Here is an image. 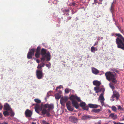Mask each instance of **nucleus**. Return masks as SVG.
<instances>
[{
	"instance_id": "5fc2aeb1",
	"label": "nucleus",
	"mask_w": 124,
	"mask_h": 124,
	"mask_svg": "<svg viewBox=\"0 0 124 124\" xmlns=\"http://www.w3.org/2000/svg\"><path fill=\"white\" fill-rule=\"evenodd\" d=\"M94 2L96 3L97 2V1L96 0H94Z\"/></svg>"
},
{
	"instance_id": "c756f323",
	"label": "nucleus",
	"mask_w": 124,
	"mask_h": 124,
	"mask_svg": "<svg viewBox=\"0 0 124 124\" xmlns=\"http://www.w3.org/2000/svg\"><path fill=\"white\" fill-rule=\"evenodd\" d=\"M34 101L36 102L39 103H40L41 102V101L40 100L37 99H34Z\"/></svg>"
},
{
	"instance_id": "0e129e2a",
	"label": "nucleus",
	"mask_w": 124,
	"mask_h": 124,
	"mask_svg": "<svg viewBox=\"0 0 124 124\" xmlns=\"http://www.w3.org/2000/svg\"><path fill=\"white\" fill-rule=\"evenodd\" d=\"M67 20L66 22H67Z\"/></svg>"
},
{
	"instance_id": "1a4fd4ad",
	"label": "nucleus",
	"mask_w": 124,
	"mask_h": 124,
	"mask_svg": "<svg viewBox=\"0 0 124 124\" xmlns=\"http://www.w3.org/2000/svg\"><path fill=\"white\" fill-rule=\"evenodd\" d=\"M69 118L70 121L73 123L77 124L78 122V119L74 116H70Z\"/></svg>"
},
{
	"instance_id": "6ab92c4d",
	"label": "nucleus",
	"mask_w": 124,
	"mask_h": 124,
	"mask_svg": "<svg viewBox=\"0 0 124 124\" xmlns=\"http://www.w3.org/2000/svg\"><path fill=\"white\" fill-rule=\"evenodd\" d=\"M103 94H104L103 93H101V94L99 97V98L101 100V102L102 104L103 103L104 100V99L103 97Z\"/></svg>"
},
{
	"instance_id": "e2e57ef3",
	"label": "nucleus",
	"mask_w": 124,
	"mask_h": 124,
	"mask_svg": "<svg viewBox=\"0 0 124 124\" xmlns=\"http://www.w3.org/2000/svg\"><path fill=\"white\" fill-rule=\"evenodd\" d=\"M35 105V104H33V105Z\"/></svg>"
},
{
	"instance_id": "7c9ffc66",
	"label": "nucleus",
	"mask_w": 124,
	"mask_h": 124,
	"mask_svg": "<svg viewBox=\"0 0 124 124\" xmlns=\"http://www.w3.org/2000/svg\"><path fill=\"white\" fill-rule=\"evenodd\" d=\"M62 12L64 13L66 12L69 13L70 12V10L69 9H64L62 10Z\"/></svg>"
},
{
	"instance_id": "9d476101",
	"label": "nucleus",
	"mask_w": 124,
	"mask_h": 124,
	"mask_svg": "<svg viewBox=\"0 0 124 124\" xmlns=\"http://www.w3.org/2000/svg\"><path fill=\"white\" fill-rule=\"evenodd\" d=\"M69 99L70 100H76L78 102H81V100H80L79 97H78L77 95H72L70 97Z\"/></svg>"
},
{
	"instance_id": "c03bdc74",
	"label": "nucleus",
	"mask_w": 124,
	"mask_h": 124,
	"mask_svg": "<svg viewBox=\"0 0 124 124\" xmlns=\"http://www.w3.org/2000/svg\"><path fill=\"white\" fill-rule=\"evenodd\" d=\"M71 18V16H69L67 17V19L69 20Z\"/></svg>"
},
{
	"instance_id": "8fccbe9b",
	"label": "nucleus",
	"mask_w": 124,
	"mask_h": 124,
	"mask_svg": "<svg viewBox=\"0 0 124 124\" xmlns=\"http://www.w3.org/2000/svg\"><path fill=\"white\" fill-rule=\"evenodd\" d=\"M61 86V85H60V86H59L58 87H57L56 89H60L61 88V87H60Z\"/></svg>"
},
{
	"instance_id": "a19ab883",
	"label": "nucleus",
	"mask_w": 124,
	"mask_h": 124,
	"mask_svg": "<svg viewBox=\"0 0 124 124\" xmlns=\"http://www.w3.org/2000/svg\"><path fill=\"white\" fill-rule=\"evenodd\" d=\"M64 15H65L66 16H69V13L66 12L64 13Z\"/></svg>"
},
{
	"instance_id": "79ce46f5",
	"label": "nucleus",
	"mask_w": 124,
	"mask_h": 124,
	"mask_svg": "<svg viewBox=\"0 0 124 124\" xmlns=\"http://www.w3.org/2000/svg\"><path fill=\"white\" fill-rule=\"evenodd\" d=\"M118 109H120V110L122 109V108L120 106H118Z\"/></svg>"
},
{
	"instance_id": "49530a36",
	"label": "nucleus",
	"mask_w": 124,
	"mask_h": 124,
	"mask_svg": "<svg viewBox=\"0 0 124 124\" xmlns=\"http://www.w3.org/2000/svg\"><path fill=\"white\" fill-rule=\"evenodd\" d=\"M2 115L1 113H0V118H2Z\"/></svg>"
},
{
	"instance_id": "052dcab7",
	"label": "nucleus",
	"mask_w": 124,
	"mask_h": 124,
	"mask_svg": "<svg viewBox=\"0 0 124 124\" xmlns=\"http://www.w3.org/2000/svg\"><path fill=\"white\" fill-rule=\"evenodd\" d=\"M57 89H56V90L57 91Z\"/></svg>"
},
{
	"instance_id": "69168bd1",
	"label": "nucleus",
	"mask_w": 124,
	"mask_h": 124,
	"mask_svg": "<svg viewBox=\"0 0 124 124\" xmlns=\"http://www.w3.org/2000/svg\"><path fill=\"white\" fill-rule=\"evenodd\" d=\"M113 20H114V19H113Z\"/></svg>"
},
{
	"instance_id": "bf43d9fd",
	"label": "nucleus",
	"mask_w": 124,
	"mask_h": 124,
	"mask_svg": "<svg viewBox=\"0 0 124 124\" xmlns=\"http://www.w3.org/2000/svg\"><path fill=\"white\" fill-rule=\"evenodd\" d=\"M122 120H123V121H124V118H123L122 119Z\"/></svg>"
},
{
	"instance_id": "603ef678",
	"label": "nucleus",
	"mask_w": 124,
	"mask_h": 124,
	"mask_svg": "<svg viewBox=\"0 0 124 124\" xmlns=\"http://www.w3.org/2000/svg\"><path fill=\"white\" fill-rule=\"evenodd\" d=\"M99 92H100L99 90H97V91H96V92L97 93H98Z\"/></svg>"
},
{
	"instance_id": "473e14b6",
	"label": "nucleus",
	"mask_w": 124,
	"mask_h": 124,
	"mask_svg": "<svg viewBox=\"0 0 124 124\" xmlns=\"http://www.w3.org/2000/svg\"><path fill=\"white\" fill-rule=\"evenodd\" d=\"M111 70L113 71L116 72L117 73H118L119 71L117 70L116 69L113 68L111 69Z\"/></svg>"
},
{
	"instance_id": "dca6fc26",
	"label": "nucleus",
	"mask_w": 124,
	"mask_h": 124,
	"mask_svg": "<svg viewBox=\"0 0 124 124\" xmlns=\"http://www.w3.org/2000/svg\"><path fill=\"white\" fill-rule=\"evenodd\" d=\"M72 103V106L78 109L79 107V105L78 102L75 100H71Z\"/></svg>"
},
{
	"instance_id": "c9c22d12",
	"label": "nucleus",
	"mask_w": 124,
	"mask_h": 124,
	"mask_svg": "<svg viewBox=\"0 0 124 124\" xmlns=\"http://www.w3.org/2000/svg\"><path fill=\"white\" fill-rule=\"evenodd\" d=\"M55 98L56 99H59L61 98V96L58 95H56Z\"/></svg>"
},
{
	"instance_id": "f8f14e48",
	"label": "nucleus",
	"mask_w": 124,
	"mask_h": 124,
	"mask_svg": "<svg viewBox=\"0 0 124 124\" xmlns=\"http://www.w3.org/2000/svg\"><path fill=\"white\" fill-rule=\"evenodd\" d=\"M44 107L45 108H48V111H49L51 109H53L54 108V105L53 104H46L44 105Z\"/></svg>"
},
{
	"instance_id": "a211bd4d",
	"label": "nucleus",
	"mask_w": 124,
	"mask_h": 124,
	"mask_svg": "<svg viewBox=\"0 0 124 124\" xmlns=\"http://www.w3.org/2000/svg\"><path fill=\"white\" fill-rule=\"evenodd\" d=\"M92 73L95 75H97L99 73V71L97 69L94 67L92 68Z\"/></svg>"
},
{
	"instance_id": "a18cd8bd",
	"label": "nucleus",
	"mask_w": 124,
	"mask_h": 124,
	"mask_svg": "<svg viewBox=\"0 0 124 124\" xmlns=\"http://www.w3.org/2000/svg\"><path fill=\"white\" fill-rule=\"evenodd\" d=\"M75 4L76 3L74 2H73L70 5H73V6H74L75 5Z\"/></svg>"
},
{
	"instance_id": "72a5a7b5",
	"label": "nucleus",
	"mask_w": 124,
	"mask_h": 124,
	"mask_svg": "<svg viewBox=\"0 0 124 124\" xmlns=\"http://www.w3.org/2000/svg\"><path fill=\"white\" fill-rule=\"evenodd\" d=\"M46 66L49 69V68L51 66V64L50 62L49 63V64H46Z\"/></svg>"
},
{
	"instance_id": "4c0bfd02",
	"label": "nucleus",
	"mask_w": 124,
	"mask_h": 124,
	"mask_svg": "<svg viewBox=\"0 0 124 124\" xmlns=\"http://www.w3.org/2000/svg\"><path fill=\"white\" fill-rule=\"evenodd\" d=\"M113 123L114 124H124V123H121L120 122H118L117 123H116L115 121H113Z\"/></svg>"
},
{
	"instance_id": "ea45409f",
	"label": "nucleus",
	"mask_w": 124,
	"mask_h": 124,
	"mask_svg": "<svg viewBox=\"0 0 124 124\" xmlns=\"http://www.w3.org/2000/svg\"><path fill=\"white\" fill-rule=\"evenodd\" d=\"M3 108V106L0 103V110L2 109Z\"/></svg>"
},
{
	"instance_id": "bb28decb",
	"label": "nucleus",
	"mask_w": 124,
	"mask_h": 124,
	"mask_svg": "<svg viewBox=\"0 0 124 124\" xmlns=\"http://www.w3.org/2000/svg\"><path fill=\"white\" fill-rule=\"evenodd\" d=\"M114 2L113 1L111 5V6L110 8V10L113 14V12L114 10V6L113 5V4L114 3Z\"/></svg>"
},
{
	"instance_id": "393cba45",
	"label": "nucleus",
	"mask_w": 124,
	"mask_h": 124,
	"mask_svg": "<svg viewBox=\"0 0 124 124\" xmlns=\"http://www.w3.org/2000/svg\"><path fill=\"white\" fill-rule=\"evenodd\" d=\"M97 48L93 46H92L91 48V51L93 53H95L96 51H97Z\"/></svg>"
},
{
	"instance_id": "4be33fe9",
	"label": "nucleus",
	"mask_w": 124,
	"mask_h": 124,
	"mask_svg": "<svg viewBox=\"0 0 124 124\" xmlns=\"http://www.w3.org/2000/svg\"><path fill=\"white\" fill-rule=\"evenodd\" d=\"M93 84L94 85L99 86L101 84V83L99 81H94L93 82Z\"/></svg>"
},
{
	"instance_id": "58836bf2",
	"label": "nucleus",
	"mask_w": 124,
	"mask_h": 124,
	"mask_svg": "<svg viewBox=\"0 0 124 124\" xmlns=\"http://www.w3.org/2000/svg\"><path fill=\"white\" fill-rule=\"evenodd\" d=\"M94 90L95 91H97V90H99L100 88L99 87H95L94 88Z\"/></svg>"
},
{
	"instance_id": "0eeeda50",
	"label": "nucleus",
	"mask_w": 124,
	"mask_h": 124,
	"mask_svg": "<svg viewBox=\"0 0 124 124\" xmlns=\"http://www.w3.org/2000/svg\"><path fill=\"white\" fill-rule=\"evenodd\" d=\"M113 94L111 98L112 99V101H114L116 98V100H118L120 97V95L119 93L116 91H114L113 92Z\"/></svg>"
},
{
	"instance_id": "5701e85b",
	"label": "nucleus",
	"mask_w": 124,
	"mask_h": 124,
	"mask_svg": "<svg viewBox=\"0 0 124 124\" xmlns=\"http://www.w3.org/2000/svg\"><path fill=\"white\" fill-rule=\"evenodd\" d=\"M89 118L90 116H89L84 115L82 116L81 119L82 120H85Z\"/></svg>"
},
{
	"instance_id": "3c124183",
	"label": "nucleus",
	"mask_w": 124,
	"mask_h": 124,
	"mask_svg": "<svg viewBox=\"0 0 124 124\" xmlns=\"http://www.w3.org/2000/svg\"><path fill=\"white\" fill-rule=\"evenodd\" d=\"M36 62L38 63H39L40 62L39 60H38V59H37L36 60Z\"/></svg>"
},
{
	"instance_id": "6e6552de",
	"label": "nucleus",
	"mask_w": 124,
	"mask_h": 124,
	"mask_svg": "<svg viewBox=\"0 0 124 124\" xmlns=\"http://www.w3.org/2000/svg\"><path fill=\"white\" fill-rule=\"evenodd\" d=\"M30 51L28 53L27 57L28 59H31L32 58V56L34 55V53L35 51L34 48H32L30 50Z\"/></svg>"
},
{
	"instance_id": "37998d69",
	"label": "nucleus",
	"mask_w": 124,
	"mask_h": 124,
	"mask_svg": "<svg viewBox=\"0 0 124 124\" xmlns=\"http://www.w3.org/2000/svg\"><path fill=\"white\" fill-rule=\"evenodd\" d=\"M49 112H48V113H46V115H47V116H48V117H49V116H50V113H49Z\"/></svg>"
},
{
	"instance_id": "f257e3e1",
	"label": "nucleus",
	"mask_w": 124,
	"mask_h": 124,
	"mask_svg": "<svg viewBox=\"0 0 124 124\" xmlns=\"http://www.w3.org/2000/svg\"><path fill=\"white\" fill-rule=\"evenodd\" d=\"M111 36H114L118 37L116 39V42L117 45V47L124 50V38L120 33H112Z\"/></svg>"
},
{
	"instance_id": "412c9836",
	"label": "nucleus",
	"mask_w": 124,
	"mask_h": 124,
	"mask_svg": "<svg viewBox=\"0 0 124 124\" xmlns=\"http://www.w3.org/2000/svg\"><path fill=\"white\" fill-rule=\"evenodd\" d=\"M45 64L43 62H42V63L39 64L38 66L37 67V68L38 69H41L42 67H44L45 66Z\"/></svg>"
},
{
	"instance_id": "39448f33",
	"label": "nucleus",
	"mask_w": 124,
	"mask_h": 124,
	"mask_svg": "<svg viewBox=\"0 0 124 124\" xmlns=\"http://www.w3.org/2000/svg\"><path fill=\"white\" fill-rule=\"evenodd\" d=\"M39 105L38 104H36V106L35 107V111L38 114L40 115H43L45 114L46 112V110L44 108L43 109L41 112L40 113L39 110Z\"/></svg>"
},
{
	"instance_id": "2eb2a0df",
	"label": "nucleus",
	"mask_w": 124,
	"mask_h": 124,
	"mask_svg": "<svg viewBox=\"0 0 124 124\" xmlns=\"http://www.w3.org/2000/svg\"><path fill=\"white\" fill-rule=\"evenodd\" d=\"M40 47L39 46L37 47V49L36 50V53L35 54V55L36 57L37 58H38L39 57L40 53Z\"/></svg>"
},
{
	"instance_id": "680f3d73",
	"label": "nucleus",
	"mask_w": 124,
	"mask_h": 124,
	"mask_svg": "<svg viewBox=\"0 0 124 124\" xmlns=\"http://www.w3.org/2000/svg\"><path fill=\"white\" fill-rule=\"evenodd\" d=\"M72 14H74V13H73V12H72Z\"/></svg>"
},
{
	"instance_id": "7ed1b4c3",
	"label": "nucleus",
	"mask_w": 124,
	"mask_h": 124,
	"mask_svg": "<svg viewBox=\"0 0 124 124\" xmlns=\"http://www.w3.org/2000/svg\"><path fill=\"white\" fill-rule=\"evenodd\" d=\"M46 50L42 48L41 49L40 54L42 56L41 58V61L44 62L46 59V61H49L51 59V55L49 52L46 53Z\"/></svg>"
},
{
	"instance_id": "20e7f679",
	"label": "nucleus",
	"mask_w": 124,
	"mask_h": 124,
	"mask_svg": "<svg viewBox=\"0 0 124 124\" xmlns=\"http://www.w3.org/2000/svg\"><path fill=\"white\" fill-rule=\"evenodd\" d=\"M4 109L6 110L3 112V113L5 116L9 115L10 114V116L13 117L15 115V113L13 112L10 106L8 103H6L4 105Z\"/></svg>"
},
{
	"instance_id": "de8ad7c7",
	"label": "nucleus",
	"mask_w": 124,
	"mask_h": 124,
	"mask_svg": "<svg viewBox=\"0 0 124 124\" xmlns=\"http://www.w3.org/2000/svg\"><path fill=\"white\" fill-rule=\"evenodd\" d=\"M98 43V41H97L96 42L94 43V46H95L96 45H97Z\"/></svg>"
},
{
	"instance_id": "9b49d317",
	"label": "nucleus",
	"mask_w": 124,
	"mask_h": 124,
	"mask_svg": "<svg viewBox=\"0 0 124 124\" xmlns=\"http://www.w3.org/2000/svg\"><path fill=\"white\" fill-rule=\"evenodd\" d=\"M24 114L26 117H30L31 116L32 113L31 110L27 109L25 111Z\"/></svg>"
},
{
	"instance_id": "6e6d98bb",
	"label": "nucleus",
	"mask_w": 124,
	"mask_h": 124,
	"mask_svg": "<svg viewBox=\"0 0 124 124\" xmlns=\"http://www.w3.org/2000/svg\"><path fill=\"white\" fill-rule=\"evenodd\" d=\"M32 124H36V123H34V122H32Z\"/></svg>"
},
{
	"instance_id": "cd10ccee",
	"label": "nucleus",
	"mask_w": 124,
	"mask_h": 124,
	"mask_svg": "<svg viewBox=\"0 0 124 124\" xmlns=\"http://www.w3.org/2000/svg\"><path fill=\"white\" fill-rule=\"evenodd\" d=\"M112 110L114 112H116L117 108L115 106H112L111 107Z\"/></svg>"
},
{
	"instance_id": "f03ea898",
	"label": "nucleus",
	"mask_w": 124,
	"mask_h": 124,
	"mask_svg": "<svg viewBox=\"0 0 124 124\" xmlns=\"http://www.w3.org/2000/svg\"><path fill=\"white\" fill-rule=\"evenodd\" d=\"M105 75L107 79L109 81H111L114 84L117 83V81L116 78V74L115 72L108 71L105 73Z\"/></svg>"
},
{
	"instance_id": "4468645a",
	"label": "nucleus",
	"mask_w": 124,
	"mask_h": 124,
	"mask_svg": "<svg viewBox=\"0 0 124 124\" xmlns=\"http://www.w3.org/2000/svg\"><path fill=\"white\" fill-rule=\"evenodd\" d=\"M86 104L85 102H82L80 104V106L84 110H88V107L86 106Z\"/></svg>"
},
{
	"instance_id": "09e8293b",
	"label": "nucleus",
	"mask_w": 124,
	"mask_h": 124,
	"mask_svg": "<svg viewBox=\"0 0 124 124\" xmlns=\"http://www.w3.org/2000/svg\"><path fill=\"white\" fill-rule=\"evenodd\" d=\"M2 124H8V123L6 122H4L2 123Z\"/></svg>"
},
{
	"instance_id": "2f4dec72",
	"label": "nucleus",
	"mask_w": 124,
	"mask_h": 124,
	"mask_svg": "<svg viewBox=\"0 0 124 124\" xmlns=\"http://www.w3.org/2000/svg\"><path fill=\"white\" fill-rule=\"evenodd\" d=\"M99 90L100 92H102V93H103L104 94V92L105 91V89L104 88H100Z\"/></svg>"
},
{
	"instance_id": "4d7b16f0",
	"label": "nucleus",
	"mask_w": 124,
	"mask_h": 124,
	"mask_svg": "<svg viewBox=\"0 0 124 124\" xmlns=\"http://www.w3.org/2000/svg\"><path fill=\"white\" fill-rule=\"evenodd\" d=\"M43 104H41V107H42L43 106Z\"/></svg>"
},
{
	"instance_id": "13d9d810",
	"label": "nucleus",
	"mask_w": 124,
	"mask_h": 124,
	"mask_svg": "<svg viewBox=\"0 0 124 124\" xmlns=\"http://www.w3.org/2000/svg\"><path fill=\"white\" fill-rule=\"evenodd\" d=\"M99 1H102V0H99Z\"/></svg>"
},
{
	"instance_id": "f704fd0d",
	"label": "nucleus",
	"mask_w": 124,
	"mask_h": 124,
	"mask_svg": "<svg viewBox=\"0 0 124 124\" xmlns=\"http://www.w3.org/2000/svg\"><path fill=\"white\" fill-rule=\"evenodd\" d=\"M42 123L43 124H50L49 123L47 122L46 121L44 120L42 121Z\"/></svg>"
},
{
	"instance_id": "c85d7f7f",
	"label": "nucleus",
	"mask_w": 124,
	"mask_h": 124,
	"mask_svg": "<svg viewBox=\"0 0 124 124\" xmlns=\"http://www.w3.org/2000/svg\"><path fill=\"white\" fill-rule=\"evenodd\" d=\"M109 85L110 87L112 89H114L115 87L114 85L112 83H111L109 84Z\"/></svg>"
},
{
	"instance_id": "aec40b11",
	"label": "nucleus",
	"mask_w": 124,
	"mask_h": 124,
	"mask_svg": "<svg viewBox=\"0 0 124 124\" xmlns=\"http://www.w3.org/2000/svg\"><path fill=\"white\" fill-rule=\"evenodd\" d=\"M88 107L91 108H98V106L96 104H88Z\"/></svg>"
},
{
	"instance_id": "e433bc0d",
	"label": "nucleus",
	"mask_w": 124,
	"mask_h": 124,
	"mask_svg": "<svg viewBox=\"0 0 124 124\" xmlns=\"http://www.w3.org/2000/svg\"><path fill=\"white\" fill-rule=\"evenodd\" d=\"M65 92L66 93H69V89L66 88L65 90Z\"/></svg>"
},
{
	"instance_id": "b1692460",
	"label": "nucleus",
	"mask_w": 124,
	"mask_h": 124,
	"mask_svg": "<svg viewBox=\"0 0 124 124\" xmlns=\"http://www.w3.org/2000/svg\"><path fill=\"white\" fill-rule=\"evenodd\" d=\"M109 116L113 119L116 118H117V116L115 115L114 113H112L109 115Z\"/></svg>"
},
{
	"instance_id": "423d86ee",
	"label": "nucleus",
	"mask_w": 124,
	"mask_h": 124,
	"mask_svg": "<svg viewBox=\"0 0 124 124\" xmlns=\"http://www.w3.org/2000/svg\"><path fill=\"white\" fill-rule=\"evenodd\" d=\"M36 77L38 79H42L43 76L42 70H37L36 71Z\"/></svg>"
},
{
	"instance_id": "ddd939ff",
	"label": "nucleus",
	"mask_w": 124,
	"mask_h": 124,
	"mask_svg": "<svg viewBox=\"0 0 124 124\" xmlns=\"http://www.w3.org/2000/svg\"><path fill=\"white\" fill-rule=\"evenodd\" d=\"M66 105L67 109L70 111H72L74 110V108L71 105L70 102L68 101L66 103Z\"/></svg>"
},
{
	"instance_id": "a878e982",
	"label": "nucleus",
	"mask_w": 124,
	"mask_h": 124,
	"mask_svg": "<svg viewBox=\"0 0 124 124\" xmlns=\"http://www.w3.org/2000/svg\"><path fill=\"white\" fill-rule=\"evenodd\" d=\"M101 111V110L100 109H93L92 110L91 112H94L95 113H98Z\"/></svg>"
},
{
	"instance_id": "864d4df0",
	"label": "nucleus",
	"mask_w": 124,
	"mask_h": 124,
	"mask_svg": "<svg viewBox=\"0 0 124 124\" xmlns=\"http://www.w3.org/2000/svg\"><path fill=\"white\" fill-rule=\"evenodd\" d=\"M108 112L109 113H111V111L109 109H108Z\"/></svg>"
},
{
	"instance_id": "f3484780",
	"label": "nucleus",
	"mask_w": 124,
	"mask_h": 124,
	"mask_svg": "<svg viewBox=\"0 0 124 124\" xmlns=\"http://www.w3.org/2000/svg\"><path fill=\"white\" fill-rule=\"evenodd\" d=\"M68 99V98L67 97H65L62 98L60 100L61 104L62 105H63L64 103L66 102Z\"/></svg>"
}]
</instances>
